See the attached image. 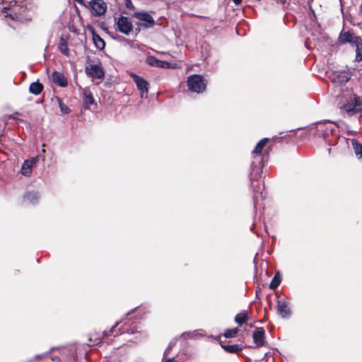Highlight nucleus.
Segmentation results:
<instances>
[{"instance_id":"1","label":"nucleus","mask_w":362,"mask_h":362,"mask_svg":"<svg viewBox=\"0 0 362 362\" xmlns=\"http://www.w3.org/2000/svg\"><path fill=\"white\" fill-rule=\"evenodd\" d=\"M187 86L189 90L201 93L206 89V81L202 76L194 74L188 77Z\"/></svg>"},{"instance_id":"2","label":"nucleus","mask_w":362,"mask_h":362,"mask_svg":"<svg viewBox=\"0 0 362 362\" xmlns=\"http://www.w3.org/2000/svg\"><path fill=\"white\" fill-rule=\"evenodd\" d=\"M134 17L139 21V22L137 23V25L144 28H151L155 24V21L153 17L146 12L134 13Z\"/></svg>"},{"instance_id":"3","label":"nucleus","mask_w":362,"mask_h":362,"mask_svg":"<svg viewBox=\"0 0 362 362\" xmlns=\"http://www.w3.org/2000/svg\"><path fill=\"white\" fill-rule=\"evenodd\" d=\"M327 74L330 80L336 84L345 83L349 79L348 73L344 71H330Z\"/></svg>"},{"instance_id":"4","label":"nucleus","mask_w":362,"mask_h":362,"mask_svg":"<svg viewBox=\"0 0 362 362\" xmlns=\"http://www.w3.org/2000/svg\"><path fill=\"white\" fill-rule=\"evenodd\" d=\"M117 28L119 32L128 35L132 30V23L128 17L121 16L117 21Z\"/></svg>"},{"instance_id":"5","label":"nucleus","mask_w":362,"mask_h":362,"mask_svg":"<svg viewBox=\"0 0 362 362\" xmlns=\"http://www.w3.org/2000/svg\"><path fill=\"white\" fill-rule=\"evenodd\" d=\"M343 110L349 115L361 112L362 110V101L355 99L354 101L345 104Z\"/></svg>"},{"instance_id":"6","label":"nucleus","mask_w":362,"mask_h":362,"mask_svg":"<svg viewBox=\"0 0 362 362\" xmlns=\"http://www.w3.org/2000/svg\"><path fill=\"white\" fill-rule=\"evenodd\" d=\"M87 75L92 78H102L104 76V70L100 64H90L86 68Z\"/></svg>"},{"instance_id":"7","label":"nucleus","mask_w":362,"mask_h":362,"mask_svg":"<svg viewBox=\"0 0 362 362\" xmlns=\"http://www.w3.org/2000/svg\"><path fill=\"white\" fill-rule=\"evenodd\" d=\"M131 76L134 79L137 88L140 90L141 96L144 97V94H146L148 90V83L143 78L135 74H132Z\"/></svg>"},{"instance_id":"8","label":"nucleus","mask_w":362,"mask_h":362,"mask_svg":"<svg viewBox=\"0 0 362 362\" xmlns=\"http://www.w3.org/2000/svg\"><path fill=\"white\" fill-rule=\"evenodd\" d=\"M38 158L35 157L30 160H25L21 168V173L27 177L31 175L32 173V168L37 161Z\"/></svg>"},{"instance_id":"9","label":"nucleus","mask_w":362,"mask_h":362,"mask_svg":"<svg viewBox=\"0 0 362 362\" xmlns=\"http://www.w3.org/2000/svg\"><path fill=\"white\" fill-rule=\"evenodd\" d=\"M277 312L284 318L291 315V310L286 300H281L277 302Z\"/></svg>"},{"instance_id":"10","label":"nucleus","mask_w":362,"mask_h":362,"mask_svg":"<svg viewBox=\"0 0 362 362\" xmlns=\"http://www.w3.org/2000/svg\"><path fill=\"white\" fill-rule=\"evenodd\" d=\"M253 340L255 344L259 347L264 345V330L263 328H257L252 334Z\"/></svg>"},{"instance_id":"11","label":"nucleus","mask_w":362,"mask_h":362,"mask_svg":"<svg viewBox=\"0 0 362 362\" xmlns=\"http://www.w3.org/2000/svg\"><path fill=\"white\" fill-rule=\"evenodd\" d=\"M358 38L351 32H345L339 35V40L342 43L349 42L356 45Z\"/></svg>"},{"instance_id":"12","label":"nucleus","mask_w":362,"mask_h":362,"mask_svg":"<svg viewBox=\"0 0 362 362\" xmlns=\"http://www.w3.org/2000/svg\"><path fill=\"white\" fill-rule=\"evenodd\" d=\"M53 83L61 87H66L68 84L67 80L62 73L54 71L52 74Z\"/></svg>"},{"instance_id":"13","label":"nucleus","mask_w":362,"mask_h":362,"mask_svg":"<svg viewBox=\"0 0 362 362\" xmlns=\"http://www.w3.org/2000/svg\"><path fill=\"white\" fill-rule=\"evenodd\" d=\"M83 101L86 105H90L95 103L93 94L88 88L83 90Z\"/></svg>"},{"instance_id":"14","label":"nucleus","mask_w":362,"mask_h":362,"mask_svg":"<svg viewBox=\"0 0 362 362\" xmlns=\"http://www.w3.org/2000/svg\"><path fill=\"white\" fill-rule=\"evenodd\" d=\"M38 197H39L38 194L37 192H27L24 195L23 199H24L25 202H28L32 204H35L37 202Z\"/></svg>"},{"instance_id":"15","label":"nucleus","mask_w":362,"mask_h":362,"mask_svg":"<svg viewBox=\"0 0 362 362\" xmlns=\"http://www.w3.org/2000/svg\"><path fill=\"white\" fill-rule=\"evenodd\" d=\"M247 319H248V313L245 310L241 311L240 313L237 314L236 316L235 317V321L239 325H242L244 323H245L247 322Z\"/></svg>"},{"instance_id":"16","label":"nucleus","mask_w":362,"mask_h":362,"mask_svg":"<svg viewBox=\"0 0 362 362\" xmlns=\"http://www.w3.org/2000/svg\"><path fill=\"white\" fill-rule=\"evenodd\" d=\"M93 40L97 48L102 50L105 47V41L97 34L93 32Z\"/></svg>"},{"instance_id":"17","label":"nucleus","mask_w":362,"mask_h":362,"mask_svg":"<svg viewBox=\"0 0 362 362\" xmlns=\"http://www.w3.org/2000/svg\"><path fill=\"white\" fill-rule=\"evenodd\" d=\"M268 139L264 138L260 140L252 151L253 155H259L262 153V148L266 146Z\"/></svg>"},{"instance_id":"18","label":"nucleus","mask_w":362,"mask_h":362,"mask_svg":"<svg viewBox=\"0 0 362 362\" xmlns=\"http://www.w3.org/2000/svg\"><path fill=\"white\" fill-rule=\"evenodd\" d=\"M59 51L65 56H69V48L67 46V41L62 37L58 46Z\"/></svg>"},{"instance_id":"19","label":"nucleus","mask_w":362,"mask_h":362,"mask_svg":"<svg viewBox=\"0 0 362 362\" xmlns=\"http://www.w3.org/2000/svg\"><path fill=\"white\" fill-rule=\"evenodd\" d=\"M43 86L39 82H33L30 84L29 90L30 93L35 95H38L42 90Z\"/></svg>"},{"instance_id":"20","label":"nucleus","mask_w":362,"mask_h":362,"mask_svg":"<svg viewBox=\"0 0 362 362\" xmlns=\"http://www.w3.org/2000/svg\"><path fill=\"white\" fill-rule=\"evenodd\" d=\"M222 348L228 353H237L242 350V348L238 344L233 345H221Z\"/></svg>"},{"instance_id":"21","label":"nucleus","mask_w":362,"mask_h":362,"mask_svg":"<svg viewBox=\"0 0 362 362\" xmlns=\"http://www.w3.org/2000/svg\"><path fill=\"white\" fill-rule=\"evenodd\" d=\"M280 283H281L280 276H279V274L277 273L275 274V276L272 279V280L269 284V288L271 289H275L276 288H277L279 286Z\"/></svg>"},{"instance_id":"22","label":"nucleus","mask_w":362,"mask_h":362,"mask_svg":"<svg viewBox=\"0 0 362 362\" xmlns=\"http://www.w3.org/2000/svg\"><path fill=\"white\" fill-rule=\"evenodd\" d=\"M353 146L356 155L358 157V158L362 159V145L356 141H354Z\"/></svg>"},{"instance_id":"23","label":"nucleus","mask_w":362,"mask_h":362,"mask_svg":"<svg viewBox=\"0 0 362 362\" xmlns=\"http://www.w3.org/2000/svg\"><path fill=\"white\" fill-rule=\"evenodd\" d=\"M147 63L153 66L160 67V64L161 63L160 60H158L154 57H149L146 59Z\"/></svg>"},{"instance_id":"24","label":"nucleus","mask_w":362,"mask_h":362,"mask_svg":"<svg viewBox=\"0 0 362 362\" xmlns=\"http://www.w3.org/2000/svg\"><path fill=\"white\" fill-rule=\"evenodd\" d=\"M239 329L235 327L226 331L224 335L226 338L234 337L238 332Z\"/></svg>"},{"instance_id":"25","label":"nucleus","mask_w":362,"mask_h":362,"mask_svg":"<svg viewBox=\"0 0 362 362\" xmlns=\"http://www.w3.org/2000/svg\"><path fill=\"white\" fill-rule=\"evenodd\" d=\"M172 346H173V345L170 344L169 345L168 348L165 351L164 354H163L164 357H163V362H177L174 358H166Z\"/></svg>"},{"instance_id":"26","label":"nucleus","mask_w":362,"mask_h":362,"mask_svg":"<svg viewBox=\"0 0 362 362\" xmlns=\"http://www.w3.org/2000/svg\"><path fill=\"white\" fill-rule=\"evenodd\" d=\"M59 107L62 113L68 114L70 112L69 108L59 100Z\"/></svg>"},{"instance_id":"27","label":"nucleus","mask_w":362,"mask_h":362,"mask_svg":"<svg viewBox=\"0 0 362 362\" xmlns=\"http://www.w3.org/2000/svg\"><path fill=\"white\" fill-rule=\"evenodd\" d=\"M196 332H185L182 334V337L184 338H193L196 336Z\"/></svg>"},{"instance_id":"28","label":"nucleus","mask_w":362,"mask_h":362,"mask_svg":"<svg viewBox=\"0 0 362 362\" xmlns=\"http://www.w3.org/2000/svg\"><path fill=\"white\" fill-rule=\"evenodd\" d=\"M160 68H173V66L167 62H165V61H161V63L160 64Z\"/></svg>"},{"instance_id":"29","label":"nucleus","mask_w":362,"mask_h":362,"mask_svg":"<svg viewBox=\"0 0 362 362\" xmlns=\"http://www.w3.org/2000/svg\"><path fill=\"white\" fill-rule=\"evenodd\" d=\"M258 199H259V195H258L257 191L255 190V194H254V206L255 207L257 206Z\"/></svg>"},{"instance_id":"30","label":"nucleus","mask_w":362,"mask_h":362,"mask_svg":"<svg viewBox=\"0 0 362 362\" xmlns=\"http://www.w3.org/2000/svg\"><path fill=\"white\" fill-rule=\"evenodd\" d=\"M134 332L135 331L134 329H125L121 333L123 334V333L127 332V333L133 334V333H134Z\"/></svg>"},{"instance_id":"31","label":"nucleus","mask_w":362,"mask_h":362,"mask_svg":"<svg viewBox=\"0 0 362 362\" xmlns=\"http://www.w3.org/2000/svg\"><path fill=\"white\" fill-rule=\"evenodd\" d=\"M233 2L236 4V5H238L240 4L243 0H233Z\"/></svg>"},{"instance_id":"32","label":"nucleus","mask_w":362,"mask_h":362,"mask_svg":"<svg viewBox=\"0 0 362 362\" xmlns=\"http://www.w3.org/2000/svg\"><path fill=\"white\" fill-rule=\"evenodd\" d=\"M104 334L107 335V336L108 335V334L107 332H104Z\"/></svg>"}]
</instances>
